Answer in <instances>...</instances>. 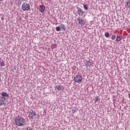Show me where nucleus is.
I'll return each mask as SVG.
<instances>
[{"label": "nucleus", "mask_w": 130, "mask_h": 130, "mask_svg": "<svg viewBox=\"0 0 130 130\" xmlns=\"http://www.w3.org/2000/svg\"><path fill=\"white\" fill-rule=\"evenodd\" d=\"M1 20H4V18L2 17Z\"/></svg>", "instance_id": "4be33fe9"}, {"label": "nucleus", "mask_w": 130, "mask_h": 130, "mask_svg": "<svg viewBox=\"0 0 130 130\" xmlns=\"http://www.w3.org/2000/svg\"><path fill=\"white\" fill-rule=\"evenodd\" d=\"M21 9L22 11H29L31 10V7L30 6V5L29 4H27V3H23L22 4V5L21 6Z\"/></svg>", "instance_id": "f03ea898"}, {"label": "nucleus", "mask_w": 130, "mask_h": 130, "mask_svg": "<svg viewBox=\"0 0 130 130\" xmlns=\"http://www.w3.org/2000/svg\"><path fill=\"white\" fill-rule=\"evenodd\" d=\"M115 38H116V36L115 35H112L111 38L112 40H115Z\"/></svg>", "instance_id": "6ab92c4d"}, {"label": "nucleus", "mask_w": 130, "mask_h": 130, "mask_svg": "<svg viewBox=\"0 0 130 130\" xmlns=\"http://www.w3.org/2000/svg\"><path fill=\"white\" fill-rule=\"evenodd\" d=\"M55 89L58 91L64 90V87L62 85H57L55 87Z\"/></svg>", "instance_id": "6e6552de"}, {"label": "nucleus", "mask_w": 130, "mask_h": 130, "mask_svg": "<svg viewBox=\"0 0 130 130\" xmlns=\"http://www.w3.org/2000/svg\"><path fill=\"white\" fill-rule=\"evenodd\" d=\"M14 122L15 124L17 126H23L26 123V120L23 117L18 116L15 118Z\"/></svg>", "instance_id": "f257e3e1"}, {"label": "nucleus", "mask_w": 130, "mask_h": 130, "mask_svg": "<svg viewBox=\"0 0 130 130\" xmlns=\"http://www.w3.org/2000/svg\"><path fill=\"white\" fill-rule=\"evenodd\" d=\"M0 66L1 67H5L6 63H5L4 61H0Z\"/></svg>", "instance_id": "ddd939ff"}, {"label": "nucleus", "mask_w": 130, "mask_h": 130, "mask_svg": "<svg viewBox=\"0 0 130 130\" xmlns=\"http://www.w3.org/2000/svg\"><path fill=\"white\" fill-rule=\"evenodd\" d=\"M21 4H22V3H21V1L20 0L16 1V5L17 6H21Z\"/></svg>", "instance_id": "4468645a"}, {"label": "nucleus", "mask_w": 130, "mask_h": 130, "mask_svg": "<svg viewBox=\"0 0 130 130\" xmlns=\"http://www.w3.org/2000/svg\"><path fill=\"white\" fill-rule=\"evenodd\" d=\"M77 21L78 25H81V26H84L85 24H86V21L82 18L78 17L77 18Z\"/></svg>", "instance_id": "20e7f679"}, {"label": "nucleus", "mask_w": 130, "mask_h": 130, "mask_svg": "<svg viewBox=\"0 0 130 130\" xmlns=\"http://www.w3.org/2000/svg\"><path fill=\"white\" fill-rule=\"evenodd\" d=\"M95 103H97V102L100 101V99H99V97L96 96V97H95Z\"/></svg>", "instance_id": "dca6fc26"}, {"label": "nucleus", "mask_w": 130, "mask_h": 130, "mask_svg": "<svg viewBox=\"0 0 130 130\" xmlns=\"http://www.w3.org/2000/svg\"><path fill=\"white\" fill-rule=\"evenodd\" d=\"M36 112H34V111H32L31 112H29L28 117L29 118H32V119H33L34 116H36Z\"/></svg>", "instance_id": "39448f33"}, {"label": "nucleus", "mask_w": 130, "mask_h": 130, "mask_svg": "<svg viewBox=\"0 0 130 130\" xmlns=\"http://www.w3.org/2000/svg\"><path fill=\"white\" fill-rule=\"evenodd\" d=\"M56 31H61V28L60 27H59V26H57L56 27Z\"/></svg>", "instance_id": "a211bd4d"}, {"label": "nucleus", "mask_w": 130, "mask_h": 130, "mask_svg": "<svg viewBox=\"0 0 130 130\" xmlns=\"http://www.w3.org/2000/svg\"><path fill=\"white\" fill-rule=\"evenodd\" d=\"M93 63L92 62H91L90 61H88L86 63V66L87 67H91V66H93Z\"/></svg>", "instance_id": "9b49d317"}, {"label": "nucleus", "mask_w": 130, "mask_h": 130, "mask_svg": "<svg viewBox=\"0 0 130 130\" xmlns=\"http://www.w3.org/2000/svg\"><path fill=\"white\" fill-rule=\"evenodd\" d=\"M83 80L82 76L78 75L74 77V81L75 83H81Z\"/></svg>", "instance_id": "7ed1b4c3"}, {"label": "nucleus", "mask_w": 130, "mask_h": 130, "mask_svg": "<svg viewBox=\"0 0 130 130\" xmlns=\"http://www.w3.org/2000/svg\"><path fill=\"white\" fill-rule=\"evenodd\" d=\"M126 7H127V8H130V0H128L126 3Z\"/></svg>", "instance_id": "f3484780"}, {"label": "nucleus", "mask_w": 130, "mask_h": 130, "mask_svg": "<svg viewBox=\"0 0 130 130\" xmlns=\"http://www.w3.org/2000/svg\"><path fill=\"white\" fill-rule=\"evenodd\" d=\"M2 1H3V0H0V2Z\"/></svg>", "instance_id": "5701e85b"}, {"label": "nucleus", "mask_w": 130, "mask_h": 130, "mask_svg": "<svg viewBox=\"0 0 130 130\" xmlns=\"http://www.w3.org/2000/svg\"><path fill=\"white\" fill-rule=\"evenodd\" d=\"M60 27H61V29L64 30V31L66 30V26H64V24H61Z\"/></svg>", "instance_id": "2eb2a0df"}, {"label": "nucleus", "mask_w": 130, "mask_h": 130, "mask_svg": "<svg viewBox=\"0 0 130 130\" xmlns=\"http://www.w3.org/2000/svg\"><path fill=\"white\" fill-rule=\"evenodd\" d=\"M5 101H6V98L5 97H0V106L5 105Z\"/></svg>", "instance_id": "0eeeda50"}, {"label": "nucleus", "mask_w": 130, "mask_h": 130, "mask_svg": "<svg viewBox=\"0 0 130 130\" xmlns=\"http://www.w3.org/2000/svg\"><path fill=\"white\" fill-rule=\"evenodd\" d=\"M77 13L79 14V16H83V14H85V12L84 10L81 8H78Z\"/></svg>", "instance_id": "423d86ee"}, {"label": "nucleus", "mask_w": 130, "mask_h": 130, "mask_svg": "<svg viewBox=\"0 0 130 130\" xmlns=\"http://www.w3.org/2000/svg\"><path fill=\"white\" fill-rule=\"evenodd\" d=\"M121 40H122V36L117 35L115 41H116L117 42H119V41H120Z\"/></svg>", "instance_id": "9d476101"}, {"label": "nucleus", "mask_w": 130, "mask_h": 130, "mask_svg": "<svg viewBox=\"0 0 130 130\" xmlns=\"http://www.w3.org/2000/svg\"><path fill=\"white\" fill-rule=\"evenodd\" d=\"M105 36L106 38H108V37H109V34L108 32L105 33Z\"/></svg>", "instance_id": "aec40b11"}, {"label": "nucleus", "mask_w": 130, "mask_h": 130, "mask_svg": "<svg viewBox=\"0 0 130 130\" xmlns=\"http://www.w3.org/2000/svg\"><path fill=\"white\" fill-rule=\"evenodd\" d=\"M2 97H9V94L7 92H2Z\"/></svg>", "instance_id": "f8f14e48"}, {"label": "nucleus", "mask_w": 130, "mask_h": 130, "mask_svg": "<svg viewBox=\"0 0 130 130\" xmlns=\"http://www.w3.org/2000/svg\"><path fill=\"white\" fill-rule=\"evenodd\" d=\"M84 9H85V10H88V6L87 5H84Z\"/></svg>", "instance_id": "412c9836"}, {"label": "nucleus", "mask_w": 130, "mask_h": 130, "mask_svg": "<svg viewBox=\"0 0 130 130\" xmlns=\"http://www.w3.org/2000/svg\"><path fill=\"white\" fill-rule=\"evenodd\" d=\"M39 11L41 13H43L45 11V6L42 5L39 8Z\"/></svg>", "instance_id": "1a4fd4ad"}]
</instances>
